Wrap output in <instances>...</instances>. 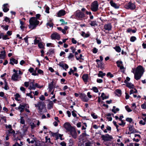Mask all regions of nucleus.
Returning <instances> with one entry per match:
<instances>
[{
	"instance_id": "1",
	"label": "nucleus",
	"mask_w": 146,
	"mask_h": 146,
	"mask_svg": "<svg viewBox=\"0 0 146 146\" xmlns=\"http://www.w3.org/2000/svg\"><path fill=\"white\" fill-rule=\"evenodd\" d=\"M144 72V69L142 66L141 65L138 66L136 68L134 74L135 79L136 80H139Z\"/></svg>"
},
{
	"instance_id": "2",
	"label": "nucleus",
	"mask_w": 146,
	"mask_h": 146,
	"mask_svg": "<svg viewBox=\"0 0 146 146\" xmlns=\"http://www.w3.org/2000/svg\"><path fill=\"white\" fill-rule=\"evenodd\" d=\"M29 28L31 29H35L39 24L40 22L35 18V17H31L29 20Z\"/></svg>"
},
{
	"instance_id": "3",
	"label": "nucleus",
	"mask_w": 146,
	"mask_h": 146,
	"mask_svg": "<svg viewBox=\"0 0 146 146\" xmlns=\"http://www.w3.org/2000/svg\"><path fill=\"white\" fill-rule=\"evenodd\" d=\"M99 5L97 1H95L91 5L90 9L93 12H96L99 10Z\"/></svg>"
},
{
	"instance_id": "4",
	"label": "nucleus",
	"mask_w": 146,
	"mask_h": 146,
	"mask_svg": "<svg viewBox=\"0 0 146 146\" xmlns=\"http://www.w3.org/2000/svg\"><path fill=\"white\" fill-rule=\"evenodd\" d=\"M74 14L76 18L78 20H82L85 17L84 13L80 11H77Z\"/></svg>"
},
{
	"instance_id": "5",
	"label": "nucleus",
	"mask_w": 146,
	"mask_h": 146,
	"mask_svg": "<svg viewBox=\"0 0 146 146\" xmlns=\"http://www.w3.org/2000/svg\"><path fill=\"white\" fill-rule=\"evenodd\" d=\"M45 106L44 103L42 102H39L37 104H35V107L36 108H38L39 112L40 113L42 112V110Z\"/></svg>"
},
{
	"instance_id": "6",
	"label": "nucleus",
	"mask_w": 146,
	"mask_h": 146,
	"mask_svg": "<svg viewBox=\"0 0 146 146\" xmlns=\"http://www.w3.org/2000/svg\"><path fill=\"white\" fill-rule=\"evenodd\" d=\"M63 127L66 130L67 132H69L74 127L70 124L68 122L65 123L63 125Z\"/></svg>"
},
{
	"instance_id": "7",
	"label": "nucleus",
	"mask_w": 146,
	"mask_h": 146,
	"mask_svg": "<svg viewBox=\"0 0 146 146\" xmlns=\"http://www.w3.org/2000/svg\"><path fill=\"white\" fill-rule=\"evenodd\" d=\"M125 7L128 9L133 10L136 8V5L134 3L130 1L126 4Z\"/></svg>"
},
{
	"instance_id": "8",
	"label": "nucleus",
	"mask_w": 146,
	"mask_h": 146,
	"mask_svg": "<svg viewBox=\"0 0 146 146\" xmlns=\"http://www.w3.org/2000/svg\"><path fill=\"white\" fill-rule=\"evenodd\" d=\"M101 137L102 138V140L104 141H108L113 139L112 136L108 134H106L105 135H102Z\"/></svg>"
},
{
	"instance_id": "9",
	"label": "nucleus",
	"mask_w": 146,
	"mask_h": 146,
	"mask_svg": "<svg viewBox=\"0 0 146 146\" xmlns=\"http://www.w3.org/2000/svg\"><path fill=\"white\" fill-rule=\"evenodd\" d=\"M79 97L82 101L84 102H87L89 100V99L87 97L86 95L84 93H80Z\"/></svg>"
},
{
	"instance_id": "10",
	"label": "nucleus",
	"mask_w": 146,
	"mask_h": 146,
	"mask_svg": "<svg viewBox=\"0 0 146 146\" xmlns=\"http://www.w3.org/2000/svg\"><path fill=\"white\" fill-rule=\"evenodd\" d=\"M50 36L52 40L57 39L58 40H59L60 38V35L56 32L52 34Z\"/></svg>"
},
{
	"instance_id": "11",
	"label": "nucleus",
	"mask_w": 146,
	"mask_h": 146,
	"mask_svg": "<svg viewBox=\"0 0 146 146\" xmlns=\"http://www.w3.org/2000/svg\"><path fill=\"white\" fill-rule=\"evenodd\" d=\"M69 132L70 133L69 134L71 135L73 138L76 139L77 138V133L74 127Z\"/></svg>"
},
{
	"instance_id": "12",
	"label": "nucleus",
	"mask_w": 146,
	"mask_h": 146,
	"mask_svg": "<svg viewBox=\"0 0 146 146\" xmlns=\"http://www.w3.org/2000/svg\"><path fill=\"white\" fill-rule=\"evenodd\" d=\"M129 130L131 131V133H140L139 131L135 129L133 125H130L129 127Z\"/></svg>"
},
{
	"instance_id": "13",
	"label": "nucleus",
	"mask_w": 146,
	"mask_h": 146,
	"mask_svg": "<svg viewBox=\"0 0 146 146\" xmlns=\"http://www.w3.org/2000/svg\"><path fill=\"white\" fill-rule=\"evenodd\" d=\"M124 82L126 84V86L130 89H134L135 87L133 84L131 83L128 82L126 80H125Z\"/></svg>"
},
{
	"instance_id": "14",
	"label": "nucleus",
	"mask_w": 146,
	"mask_h": 146,
	"mask_svg": "<svg viewBox=\"0 0 146 146\" xmlns=\"http://www.w3.org/2000/svg\"><path fill=\"white\" fill-rule=\"evenodd\" d=\"M110 3L112 7L115 9H118L119 8L120 5L114 2L112 0L110 2Z\"/></svg>"
},
{
	"instance_id": "15",
	"label": "nucleus",
	"mask_w": 146,
	"mask_h": 146,
	"mask_svg": "<svg viewBox=\"0 0 146 146\" xmlns=\"http://www.w3.org/2000/svg\"><path fill=\"white\" fill-rule=\"evenodd\" d=\"M112 26L110 23L106 24L104 26V29L108 31L111 30Z\"/></svg>"
},
{
	"instance_id": "16",
	"label": "nucleus",
	"mask_w": 146,
	"mask_h": 146,
	"mask_svg": "<svg viewBox=\"0 0 146 146\" xmlns=\"http://www.w3.org/2000/svg\"><path fill=\"white\" fill-rule=\"evenodd\" d=\"M82 78L84 83L86 84V83L88 82V74H84L82 76Z\"/></svg>"
},
{
	"instance_id": "17",
	"label": "nucleus",
	"mask_w": 146,
	"mask_h": 146,
	"mask_svg": "<svg viewBox=\"0 0 146 146\" xmlns=\"http://www.w3.org/2000/svg\"><path fill=\"white\" fill-rule=\"evenodd\" d=\"M63 62V61H61L59 63V64L58 65H59L60 67H61L63 69H64V66L65 68H66V69H65V70H66V69H68V66L67 64L66 63L64 64Z\"/></svg>"
},
{
	"instance_id": "18",
	"label": "nucleus",
	"mask_w": 146,
	"mask_h": 146,
	"mask_svg": "<svg viewBox=\"0 0 146 146\" xmlns=\"http://www.w3.org/2000/svg\"><path fill=\"white\" fill-rule=\"evenodd\" d=\"M49 101V103L47 105V108L48 110H50L53 108L54 105V103L52 101H50L49 100H48Z\"/></svg>"
},
{
	"instance_id": "19",
	"label": "nucleus",
	"mask_w": 146,
	"mask_h": 146,
	"mask_svg": "<svg viewBox=\"0 0 146 146\" xmlns=\"http://www.w3.org/2000/svg\"><path fill=\"white\" fill-rule=\"evenodd\" d=\"M10 62L9 63L10 64L13 65L14 63L17 64L18 63V61L17 60H16L15 58L11 57L10 59Z\"/></svg>"
},
{
	"instance_id": "20",
	"label": "nucleus",
	"mask_w": 146,
	"mask_h": 146,
	"mask_svg": "<svg viewBox=\"0 0 146 146\" xmlns=\"http://www.w3.org/2000/svg\"><path fill=\"white\" fill-rule=\"evenodd\" d=\"M65 11L64 10H60L57 13V16L58 17H61L63 16L65 14Z\"/></svg>"
},
{
	"instance_id": "21",
	"label": "nucleus",
	"mask_w": 146,
	"mask_h": 146,
	"mask_svg": "<svg viewBox=\"0 0 146 146\" xmlns=\"http://www.w3.org/2000/svg\"><path fill=\"white\" fill-rule=\"evenodd\" d=\"M50 133L51 135L52 136L55 137L56 138V140H57L58 139L59 133L58 132L53 133L50 131Z\"/></svg>"
},
{
	"instance_id": "22",
	"label": "nucleus",
	"mask_w": 146,
	"mask_h": 146,
	"mask_svg": "<svg viewBox=\"0 0 146 146\" xmlns=\"http://www.w3.org/2000/svg\"><path fill=\"white\" fill-rule=\"evenodd\" d=\"M2 37L3 40L9 39V38L8 37L7 35H4L3 33L0 32V39Z\"/></svg>"
},
{
	"instance_id": "23",
	"label": "nucleus",
	"mask_w": 146,
	"mask_h": 146,
	"mask_svg": "<svg viewBox=\"0 0 146 146\" xmlns=\"http://www.w3.org/2000/svg\"><path fill=\"white\" fill-rule=\"evenodd\" d=\"M19 75L18 73H14L11 77V79L14 81H16L17 80Z\"/></svg>"
},
{
	"instance_id": "24",
	"label": "nucleus",
	"mask_w": 146,
	"mask_h": 146,
	"mask_svg": "<svg viewBox=\"0 0 146 146\" xmlns=\"http://www.w3.org/2000/svg\"><path fill=\"white\" fill-rule=\"evenodd\" d=\"M8 5V4L5 3L3 5V11L5 13L7 12L8 11L9 9L7 7V6Z\"/></svg>"
},
{
	"instance_id": "25",
	"label": "nucleus",
	"mask_w": 146,
	"mask_h": 146,
	"mask_svg": "<svg viewBox=\"0 0 146 146\" xmlns=\"http://www.w3.org/2000/svg\"><path fill=\"white\" fill-rule=\"evenodd\" d=\"M82 34H81V35L83 37H85V38H88L90 36V34L86 33V34L85 32L84 31H82L81 32Z\"/></svg>"
},
{
	"instance_id": "26",
	"label": "nucleus",
	"mask_w": 146,
	"mask_h": 146,
	"mask_svg": "<svg viewBox=\"0 0 146 146\" xmlns=\"http://www.w3.org/2000/svg\"><path fill=\"white\" fill-rule=\"evenodd\" d=\"M101 97L102 98V99L103 100H104V99H107L109 98V96H105V94L103 92L102 93Z\"/></svg>"
},
{
	"instance_id": "27",
	"label": "nucleus",
	"mask_w": 146,
	"mask_h": 146,
	"mask_svg": "<svg viewBox=\"0 0 146 146\" xmlns=\"http://www.w3.org/2000/svg\"><path fill=\"white\" fill-rule=\"evenodd\" d=\"M113 48L117 52L119 53L121 51V49L119 46H115L113 47Z\"/></svg>"
},
{
	"instance_id": "28",
	"label": "nucleus",
	"mask_w": 146,
	"mask_h": 146,
	"mask_svg": "<svg viewBox=\"0 0 146 146\" xmlns=\"http://www.w3.org/2000/svg\"><path fill=\"white\" fill-rule=\"evenodd\" d=\"M106 75V74L105 73H103L102 71H100L99 72V73L98 74V77H101L102 78H103V77L105 76Z\"/></svg>"
},
{
	"instance_id": "29",
	"label": "nucleus",
	"mask_w": 146,
	"mask_h": 146,
	"mask_svg": "<svg viewBox=\"0 0 146 146\" xmlns=\"http://www.w3.org/2000/svg\"><path fill=\"white\" fill-rule=\"evenodd\" d=\"M54 81H52L50 83L48 84V88H50V89L51 88H54L55 87L54 86Z\"/></svg>"
},
{
	"instance_id": "30",
	"label": "nucleus",
	"mask_w": 146,
	"mask_h": 146,
	"mask_svg": "<svg viewBox=\"0 0 146 146\" xmlns=\"http://www.w3.org/2000/svg\"><path fill=\"white\" fill-rule=\"evenodd\" d=\"M54 48H50L49 50V51L46 54L47 55L49 54V55H51L54 52Z\"/></svg>"
},
{
	"instance_id": "31",
	"label": "nucleus",
	"mask_w": 146,
	"mask_h": 146,
	"mask_svg": "<svg viewBox=\"0 0 146 146\" xmlns=\"http://www.w3.org/2000/svg\"><path fill=\"white\" fill-rule=\"evenodd\" d=\"M90 25L92 27H95V26H97L98 25L96 21H91L90 23Z\"/></svg>"
},
{
	"instance_id": "32",
	"label": "nucleus",
	"mask_w": 146,
	"mask_h": 146,
	"mask_svg": "<svg viewBox=\"0 0 146 146\" xmlns=\"http://www.w3.org/2000/svg\"><path fill=\"white\" fill-rule=\"evenodd\" d=\"M115 106H113V109L111 110V111L112 112H113L114 113H116V111H119V109L118 108H116L115 110Z\"/></svg>"
},
{
	"instance_id": "33",
	"label": "nucleus",
	"mask_w": 146,
	"mask_h": 146,
	"mask_svg": "<svg viewBox=\"0 0 146 146\" xmlns=\"http://www.w3.org/2000/svg\"><path fill=\"white\" fill-rule=\"evenodd\" d=\"M6 56V52L4 51L3 54H0V59H4Z\"/></svg>"
},
{
	"instance_id": "34",
	"label": "nucleus",
	"mask_w": 146,
	"mask_h": 146,
	"mask_svg": "<svg viewBox=\"0 0 146 146\" xmlns=\"http://www.w3.org/2000/svg\"><path fill=\"white\" fill-rule=\"evenodd\" d=\"M14 96H15V99L17 101H19V100L18 99V98H20L21 96L19 94L16 93L14 95Z\"/></svg>"
},
{
	"instance_id": "35",
	"label": "nucleus",
	"mask_w": 146,
	"mask_h": 146,
	"mask_svg": "<svg viewBox=\"0 0 146 146\" xmlns=\"http://www.w3.org/2000/svg\"><path fill=\"white\" fill-rule=\"evenodd\" d=\"M38 46L40 48L44 49L45 48L44 46L42 43V42H41L38 44Z\"/></svg>"
},
{
	"instance_id": "36",
	"label": "nucleus",
	"mask_w": 146,
	"mask_h": 146,
	"mask_svg": "<svg viewBox=\"0 0 146 146\" xmlns=\"http://www.w3.org/2000/svg\"><path fill=\"white\" fill-rule=\"evenodd\" d=\"M137 39L136 38L135 36H132L130 38V41L131 42H134Z\"/></svg>"
},
{
	"instance_id": "37",
	"label": "nucleus",
	"mask_w": 146,
	"mask_h": 146,
	"mask_svg": "<svg viewBox=\"0 0 146 146\" xmlns=\"http://www.w3.org/2000/svg\"><path fill=\"white\" fill-rule=\"evenodd\" d=\"M104 63L103 62H101L100 63V64H99V63H97V64L98 65V68H100L101 69L103 68V65L104 64Z\"/></svg>"
},
{
	"instance_id": "38",
	"label": "nucleus",
	"mask_w": 146,
	"mask_h": 146,
	"mask_svg": "<svg viewBox=\"0 0 146 146\" xmlns=\"http://www.w3.org/2000/svg\"><path fill=\"white\" fill-rule=\"evenodd\" d=\"M91 116L94 119H96L97 118V115H95L94 113L92 112L91 114Z\"/></svg>"
},
{
	"instance_id": "39",
	"label": "nucleus",
	"mask_w": 146,
	"mask_h": 146,
	"mask_svg": "<svg viewBox=\"0 0 146 146\" xmlns=\"http://www.w3.org/2000/svg\"><path fill=\"white\" fill-rule=\"evenodd\" d=\"M73 142L72 139H70L69 140V146H72L73 145Z\"/></svg>"
},
{
	"instance_id": "40",
	"label": "nucleus",
	"mask_w": 146,
	"mask_h": 146,
	"mask_svg": "<svg viewBox=\"0 0 146 146\" xmlns=\"http://www.w3.org/2000/svg\"><path fill=\"white\" fill-rule=\"evenodd\" d=\"M116 63L117 64V66L118 67H119L120 66L121 64H122V62L121 61H117L116 62Z\"/></svg>"
},
{
	"instance_id": "41",
	"label": "nucleus",
	"mask_w": 146,
	"mask_h": 146,
	"mask_svg": "<svg viewBox=\"0 0 146 146\" xmlns=\"http://www.w3.org/2000/svg\"><path fill=\"white\" fill-rule=\"evenodd\" d=\"M45 140H46V141L45 142L46 143L47 142H48H48L49 143H50L51 144H52V143L51 142V141H50V138H48V136H46L45 137Z\"/></svg>"
},
{
	"instance_id": "42",
	"label": "nucleus",
	"mask_w": 146,
	"mask_h": 146,
	"mask_svg": "<svg viewBox=\"0 0 146 146\" xmlns=\"http://www.w3.org/2000/svg\"><path fill=\"white\" fill-rule=\"evenodd\" d=\"M115 92L117 93L119 96H121V90L120 89H116L115 91Z\"/></svg>"
},
{
	"instance_id": "43",
	"label": "nucleus",
	"mask_w": 146,
	"mask_h": 146,
	"mask_svg": "<svg viewBox=\"0 0 146 146\" xmlns=\"http://www.w3.org/2000/svg\"><path fill=\"white\" fill-rule=\"evenodd\" d=\"M60 22H62L61 24V25H63L64 24L67 25V22H66L65 21H64L63 19H60Z\"/></svg>"
},
{
	"instance_id": "44",
	"label": "nucleus",
	"mask_w": 146,
	"mask_h": 146,
	"mask_svg": "<svg viewBox=\"0 0 146 146\" xmlns=\"http://www.w3.org/2000/svg\"><path fill=\"white\" fill-rule=\"evenodd\" d=\"M126 110L128 112H130L132 111V110L129 108L128 106H127L125 107Z\"/></svg>"
},
{
	"instance_id": "45",
	"label": "nucleus",
	"mask_w": 146,
	"mask_h": 146,
	"mask_svg": "<svg viewBox=\"0 0 146 146\" xmlns=\"http://www.w3.org/2000/svg\"><path fill=\"white\" fill-rule=\"evenodd\" d=\"M93 91L96 93H97L98 92V90L97 88L96 87H93L92 88Z\"/></svg>"
},
{
	"instance_id": "46",
	"label": "nucleus",
	"mask_w": 146,
	"mask_h": 146,
	"mask_svg": "<svg viewBox=\"0 0 146 146\" xmlns=\"http://www.w3.org/2000/svg\"><path fill=\"white\" fill-rule=\"evenodd\" d=\"M82 57H83L82 55V54H80V57H78L77 56H76V58L77 60H79L80 59H82L83 60H84V59L82 58Z\"/></svg>"
},
{
	"instance_id": "47",
	"label": "nucleus",
	"mask_w": 146,
	"mask_h": 146,
	"mask_svg": "<svg viewBox=\"0 0 146 146\" xmlns=\"http://www.w3.org/2000/svg\"><path fill=\"white\" fill-rule=\"evenodd\" d=\"M106 76L108 77L110 76V78H112L114 76V75L110 72H108Z\"/></svg>"
},
{
	"instance_id": "48",
	"label": "nucleus",
	"mask_w": 146,
	"mask_h": 146,
	"mask_svg": "<svg viewBox=\"0 0 146 146\" xmlns=\"http://www.w3.org/2000/svg\"><path fill=\"white\" fill-rule=\"evenodd\" d=\"M76 112V111L74 110L73 111H72V115L73 117H76L77 114L75 113V112Z\"/></svg>"
},
{
	"instance_id": "49",
	"label": "nucleus",
	"mask_w": 146,
	"mask_h": 146,
	"mask_svg": "<svg viewBox=\"0 0 146 146\" xmlns=\"http://www.w3.org/2000/svg\"><path fill=\"white\" fill-rule=\"evenodd\" d=\"M20 123L22 124H25V120L23 119V117H21Z\"/></svg>"
},
{
	"instance_id": "50",
	"label": "nucleus",
	"mask_w": 146,
	"mask_h": 146,
	"mask_svg": "<svg viewBox=\"0 0 146 146\" xmlns=\"http://www.w3.org/2000/svg\"><path fill=\"white\" fill-rule=\"evenodd\" d=\"M126 121L131 123L133 121V119L131 118L127 117L126 119Z\"/></svg>"
},
{
	"instance_id": "51",
	"label": "nucleus",
	"mask_w": 146,
	"mask_h": 146,
	"mask_svg": "<svg viewBox=\"0 0 146 146\" xmlns=\"http://www.w3.org/2000/svg\"><path fill=\"white\" fill-rule=\"evenodd\" d=\"M37 72L38 74H40L43 75L44 74L43 71L41 69L38 70H37Z\"/></svg>"
},
{
	"instance_id": "52",
	"label": "nucleus",
	"mask_w": 146,
	"mask_h": 146,
	"mask_svg": "<svg viewBox=\"0 0 146 146\" xmlns=\"http://www.w3.org/2000/svg\"><path fill=\"white\" fill-rule=\"evenodd\" d=\"M87 136V134L86 133V131H84V132L82 133V134L80 135V136H81L83 138Z\"/></svg>"
},
{
	"instance_id": "53",
	"label": "nucleus",
	"mask_w": 146,
	"mask_h": 146,
	"mask_svg": "<svg viewBox=\"0 0 146 146\" xmlns=\"http://www.w3.org/2000/svg\"><path fill=\"white\" fill-rule=\"evenodd\" d=\"M141 108L143 109H146V102H145L143 104H142L141 106Z\"/></svg>"
},
{
	"instance_id": "54",
	"label": "nucleus",
	"mask_w": 146,
	"mask_h": 146,
	"mask_svg": "<svg viewBox=\"0 0 146 146\" xmlns=\"http://www.w3.org/2000/svg\"><path fill=\"white\" fill-rule=\"evenodd\" d=\"M41 16V15L39 14H37L36 15V17H35V18L37 19V20H38V19L40 20V18Z\"/></svg>"
},
{
	"instance_id": "55",
	"label": "nucleus",
	"mask_w": 146,
	"mask_h": 146,
	"mask_svg": "<svg viewBox=\"0 0 146 146\" xmlns=\"http://www.w3.org/2000/svg\"><path fill=\"white\" fill-rule=\"evenodd\" d=\"M92 52L94 54H96L98 52V49L94 47L93 49L92 50Z\"/></svg>"
},
{
	"instance_id": "56",
	"label": "nucleus",
	"mask_w": 146,
	"mask_h": 146,
	"mask_svg": "<svg viewBox=\"0 0 146 146\" xmlns=\"http://www.w3.org/2000/svg\"><path fill=\"white\" fill-rule=\"evenodd\" d=\"M39 43V40H37L36 38L34 40V44H38Z\"/></svg>"
},
{
	"instance_id": "57",
	"label": "nucleus",
	"mask_w": 146,
	"mask_h": 146,
	"mask_svg": "<svg viewBox=\"0 0 146 146\" xmlns=\"http://www.w3.org/2000/svg\"><path fill=\"white\" fill-rule=\"evenodd\" d=\"M31 128L32 129H33L36 126L35 124H34V123H31Z\"/></svg>"
},
{
	"instance_id": "58",
	"label": "nucleus",
	"mask_w": 146,
	"mask_h": 146,
	"mask_svg": "<svg viewBox=\"0 0 146 146\" xmlns=\"http://www.w3.org/2000/svg\"><path fill=\"white\" fill-rule=\"evenodd\" d=\"M92 143L91 141H89L85 143V146H91Z\"/></svg>"
},
{
	"instance_id": "59",
	"label": "nucleus",
	"mask_w": 146,
	"mask_h": 146,
	"mask_svg": "<svg viewBox=\"0 0 146 146\" xmlns=\"http://www.w3.org/2000/svg\"><path fill=\"white\" fill-rule=\"evenodd\" d=\"M53 24L52 23H48L46 24V26H49L50 27H53Z\"/></svg>"
},
{
	"instance_id": "60",
	"label": "nucleus",
	"mask_w": 146,
	"mask_h": 146,
	"mask_svg": "<svg viewBox=\"0 0 146 146\" xmlns=\"http://www.w3.org/2000/svg\"><path fill=\"white\" fill-rule=\"evenodd\" d=\"M72 42L73 44H76L77 43V41L74 38H72L71 39Z\"/></svg>"
},
{
	"instance_id": "61",
	"label": "nucleus",
	"mask_w": 146,
	"mask_h": 146,
	"mask_svg": "<svg viewBox=\"0 0 146 146\" xmlns=\"http://www.w3.org/2000/svg\"><path fill=\"white\" fill-rule=\"evenodd\" d=\"M49 9H50V8L49 7H48V6H47L46 7V10H45V12L47 13H49Z\"/></svg>"
},
{
	"instance_id": "62",
	"label": "nucleus",
	"mask_w": 146,
	"mask_h": 146,
	"mask_svg": "<svg viewBox=\"0 0 146 146\" xmlns=\"http://www.w3.org/2000/svg\"><path fill=\"white\" fill-rule=\"evenodd\" d=\"M39 99L40 100H45V97L43 95H42L39 97Z\"/></svg>"
},
{
	"instance_id": "63",
	"label": "nucleus",
	"mask_w": 146,
	"mask_h": 146,
	"mask_svg": "<svg viewBox=\"0 0 146 146\" xmlns=\"http://www.w3.org/2000/svg\"><path fill=\"white\" fill-rule=\"evenodd\" d=\"M35 86L36 87L38 88H42L43 87L42 86H40L37 83H35Z\"/></svg>"
},
{
	"instance_id": "64",
	"label": "nucleus",
	"mask_w": 146,
	"mask_h": 146,
	"mask_svg": "<svg viewBox=\"0 0 146 146\" xmlns=\"http://www.w3.org/2000/svg\"><path fill=\"white\" fill-rule=\"evenodd\" d=\"M60 144L62 146H66V143L64 141L61 142Z\"/></svg>"
}]
</instances>
